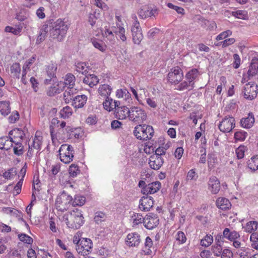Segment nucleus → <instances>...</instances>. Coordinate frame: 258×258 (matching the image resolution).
<instances>
[{
    "label": "nucleus",
    "mask_w": 258,
    "mask_h": 258,
    "mask_svg": "<svg viewBox=\"0 0 258 258\" xmlns=\"http://www.w3.org/2000/svg\"><path fill=\"white\" fill-rule=\"evenodd\" d=\"M49 28L50 36L58 41H62L65 38L69 27L61 19L55 21L50 20L47 21Z\"/></svg>",
    "instance_id": "obj_1"
},
{
    "label": "nucleus",
    "mask_w": 258,
    "mask_h": 258,
    "mask_svg": "<svg viewBox=\"0 0 258 258\" xmlns=\"http://www.w3.org/2000/svg\"><path fill=\"white\" fill-rule=\"evenodd\" d=\"M69 228L78 229L83 225L84 222L83 214L78 209L73 210L70 214H66L62 217Z\"/></svg>",
    "instance_id": "obj_2"
},
{
    "label": "nucleus",
    "mask_w": 258,
    "mask_h": 258,
    "mask_svg": "<svg viewBox=\"0 0 258 258\" xmlns=\"http://www.w3.org/2000/svg\"><path fill=\"white\" fill-rule=\"evenodd\" d=\"M154 134L153 127L146 124L137 125L134 130V136L140 140L148 141L151 140Z\"/></svg>",
    "instance_id": "obj_3"
},
{
    "label": "nucleus",
    "mask_w": 258,
    "mask_h": 258,
    "mask_svg": "<svg viewBox=\"0 0 258 258\" xmlns=\"http://www.w3.org/2000/svg\"><path fill=\"white\" fill-rule=\"evenodd\" d=\"M200 75L197 69H192L189 71L185 76L186 81L181 82L177 86V90L183 91L186 89L192 90L195 87V82Z\"/></svg>",
    "instance_id": "obj_4"
},
{
    "label": "nucleus",
    "mask_w": 258,
    "mask_h": 258,
    "mask_svg": "<svg viewBox=\"0 0 258 258\" xmlns=\"http://www.w3.org/2000/svg\"><path fill=\"white\" fill-rule=\"evenodd\" d=\"M73 198L64 191L60 193L55 200L56 209L60 211H67L72 205Z\"/></svg>",
    "instance_id": "obj_5"
},
{
    "label": "nucleus",
    "mask_w": 258,
    "mask_h": 258,
    "mask_svg": "<svg viewBox=\"0 0 258 258\" xmlns=\"http://www.w3.org/2000/svg\"><path fill=\"white\" fill-rule=\"evenodd\" d=\"M147 117L146 112L141 107L132 106L130 108V112L128 116L130 120L139 124L146 120Z\"/></svg>",
    "instance_id": "obj_6"
},
{
    "label": "nucleus",
    "mask_w": 258,
    "mask_h": 258,
    "mask_svg": "<svg viewBox=\"0 0 258 258\" xmlns=\"http://www.w3.org/2000/svg\"><path fill=\"white\" fill-rule=\"evenodd\" d=\"M59 158L65 164L70 163L74 157L73 147L70 145L63 144L59 149Z\"/></svg>",
    "instance_id": "obj_7"
},
{
    "label": "nucleus",
    "mask_w": 258,
    "mask_h": 258,
    "mask_svg": "<svg viewBox=\"0 0 258 258\" xmlns=\"http://www.w3.org/2000/svg\"><path fill=\"white\" fill-rule=\"evenodd\" d=\"M131 32L134 43L139 45L144 36L140 23L136 16H135V21L131 27Z\"/></svg>",
    "instance_id": "obj_8"
},
{
    "label": "nucleus",
    "mask_w": 258,
    "mask_h": 258,
    "mask_svg": "<svg viewBox=\"0 0 258 258\" xmlns=\"http://www.w3.org/2000/svg\"><path fill=\"white\" fill-rule=\"evenodd\" d=\"M257 93L258 86L254 82L246 84L242 92L244 98L248 100H252L256 98Z\"/></svg>",
    "instance_id": "obj_9"
},
{
    "label": "nucleus",
    "mask_w": 258,
    "mask_h": 258,
    "mask_svg": "<svg viewBox=\"0 0 258 258\" xmlns=\"http://www.w3.org/2000/svg\"><path fill=\"white\" fill-rule=\"evenodd\" d=\"M183 78V72L178 66L171 69L167 75L168 81L172 84L176 85Z\"/></svg>",
    "instance_id": "obj_10"
},
{
    "label": "nucleus",
    "mask_w": 258,
    "mask_h": 258,
    "mask_svg": "<svg viewBox=\"0 0 258 258\" xmlns=\"http://www.w3.org/2000/svg\"><path fill=\"white\" fill-rule=\"evenodd\" d=\"M235 126V120L233 117L226 116L218 125L220 131L224 133L230 132Z\"/></svg>",
    "instance_id": "obj_11"
},
{
    "label": "nucleus",
    "mask_w": 258,
    "mask_h": 258,
    "mask_svg": "<svg viewBox=\"0 0 258 258\" xmlns=\"http://www.w3.org/2000/svg\"><path fill=\"white\" fill-rule=\"evenodd\" d=\"M158 13V9L156 8H151L147 6H143L139 10L138 14L140 18L145 19L151 17H156Z\"/></svg>",
    "instance_id": "obj_12"
},
{
    "label": "nucleus",
    "mask_w": 258,
    "mask_h": 258,
    "mask_svg": "<svg viewBox=\"0 0 258 258\" xmlns=\"http://www.w3.org/2000/svg\"><path fill=\"white\" fill-rule=\"evenodd\" d=\"M159 220L156 214L150 213L144 218V225L148 229H153L159 224Z\"/></svg>",
    "instance_id": "obj_13"
},
{
    "label": "nucleus",
    "mask_w": 258,
    "mask_h": 258,
    "mask_svg": "<svg viewBox=\"0 0 258 258\" xmlns=\"http://www.w3.org/2000/svg\"><path fill=\"white\" fill-rule=\"evenodd\" d=\"M154 205L153 199L151 196H144L140 200L139 208L142 211L147 212L150 210Z\"/></svg>",
    "instance_id": "obj_14"
},
{
    "label": "nucleus",
    "mask_w": 258,
    "mask_h": 258,
    "mask_svg": "<svg viewBox=\"0 0 258 258\" xmlns=\"http://www.w3.org/2000/svg\"><path fill=\"white\" fill-rule=\"evenodd\" d=\"M9 139L11 143L22 142L25 136L24 132L18 128L11 130L9 133Z\"/></svg>",
    "instance_id": "obj_15"
},
{
    "label": "nucleus",
    "mask_w": 258,
    "mask_h": 258,
    "mask_svg": "<svg viewBox=\"0 0 258 258\" xmlns=\"http://www.w3.org/2000/svg\"><path fill=\"white\" fill-rule=\"evenodd\" d=\"M141 241L140 235L137 232L128 234L125 239L126 244L130 247H137Z\"/></svg>",
    "instance_id": "obj_16"
},
{
    "label": "nucleus",
    "mask_w": 258,
    "mask_h": 258,
    "mask_svg": "<svg viewBox=\"0 0 258 258\" xmlns=\"http://www.w3.org/2000/svg\"><path fill=\"white\" fill-rule=\"evenodd\" d=\"M208 189L212 194H217L220 189V181L216 176H212L208 181Z\"/></svg>",
    "instance_id": "obj_17"
},
{
    "label": "nucleus",
    "mask_w": 258,
    "mask_h": 258,
    "mask_svg": "<svg viewBox=\"0 0 258 258\" xmlns=\"http://www.w3.org/2000/svg\"><path fill=\"white\" fill-rule=\"evenodd\" d=\"M161 187V183L159 181H155L148 184L145 186L143 190H141L143 194L148 196V194H153L156 192Z\"/></svg>",
    "instance_id": "obj_18"
},
{
    "label": "nucleus",
    "mask_w": 258,
    "mask_h": 258,
    "mask_svg": "<svg viewBox=\"0 0 258 258\" xmlns=\"http://www.w3.org/2000/svg\"><path fill=\"white\" fill-rule=\"evenodd\" d=\"M164 161L162 157L152 155L149 158V164L154 170H158L162 166Z\"/></svg>",
    "instance_id": "obj_19"
},
{
    "label": "nucleus",
    "mask_w": 258,
    "mask_h": 258,
    "mask_svg": "<svg viewBox=\"0 0 258 258\" xmlns=\"http://www.w3.org/2000/svg\"><path fill=\"white\" fill-rule=\"evenodd\" d=\"M99 82V79L94 74H86L83 79V83L84 85H88L90 88H93L97 85Z\"/></svg>",
    "instance_id": "obj_20"
},
{
    "label": "nucleus",
    "mask_w": 258,
    "mask_h": 258,
    "mask_svg": "<svg viewBox=\"0 0 258 258\" xmlns=\"http://www.w3.org/2000/svg\"><path fill=\"white\" fill-rule=\"evenodd\" d=\"M46 69L48 78L44 80V83L45 84H49L51 80L56 78L55 74L57 70L56 64L53 63L49 64Z\"/></svg>",
    "instance_id": "obj_21"
},
{
    "label": "nucleus",
    "mask_w": 258,
    "mask_h": 258,
    "mask_svg": "<svg viewBox=\"0 0 258 258\" xmlns=\"http://www.w3.org/2000/svg\"><path fill=\"white\" fill-rule=\"evenodd\" d=\"M64 89V84L60 81L57 84L49 87L47 90V95L49 96H53L59 93Z\"/></svg>",
    "instance_id": "obj_22"
},
{
    "label": "nucleus",
    "mask_w": 258,
    "mask_h": 258,
    "mask_svg": "<svg viewBox=\"0 0 258 258\" xmlns=\"http://www.w3.org/2000/svg\"><path fill=\"white\" fill-rule=\"evenodd\" d=\"M130 112V108L129 109L125 106H121L116 108L115 110V115L118 119H124L127 117L128 118Z\"/></svg>",
    "instance_id": "obj_23"
},
{
    "label": "nucleus",
    "mask_w": 258,
    "mask_h": 258,
    "mask_svg": "<svg viewBox=\"0 0 258 258\" xmlns=\"http://www.w3.org/2000/svg\"><path fill=\"white\" fill-rule=\"evenodd\" d=\"M254 122V117L252 113H248L246 117H243L240 120V124L242 127L245 128L251 127Z\"/></svg>",
    "instance_id": "obj_24"
},
{
    "label": "nucleus",
    "mask_w": 258,
    "mask_h": 258,
    "mask_svg": "<svg viewBox=\"0 0 258 258\" xmlns=\"http://www.w3.org/2000/svg\"><path fill=\"white\" fill-rule=\"evenodd\" d=\"M223 236L226 239L232 241L236 239H239L240 237L239 233L235 230H230L229 228H226L223 231Z\"/></svg>",
    "instance_id": "obj_25"
},
{
    "label": "nucleus",
    "mask_w": 258,
    "mask_h": 258,
    "mask_svg": "<svg viewBox=\"0 0 258 258\" xmlns=\"http://www.w3.org/2000/svg\"><path fill=\"white\" fill-rule=\"evenodd\" d=\"M87 97L85 95H77L72 101V105L76 108L83 107L86 103Z\"/></svg>",
    "instance_id": "obj_26"
},
{
    "label": "nucleus",
    "mask_w": 258,
    "mask_h": 258,
    "mask_svg": "<svg viewBox=\"0 0 258 258\" xmlns=\"http://www.w3.org/2000/svg\"><path fill=\"white\" fill-rule=\"evenodd\" d=\"M76 89L74 87H67L63 93V99L66 103H69L71 100L73 101L76 94Z\"/></svg>",
    "instance_id": "obj_27"
},
{
    "label": "nucleus",
    "mask_w": 258,
    "mask_h": 258,
    "mask_svg": "<svg viewBox=\"0 0 258 258\" xmlns=\"http://www.w3.org/2000/svg\"><path fill=\"white\" fill-rule=\"evenodd\" d=\"M217 207L224 211L229 209L231 207V204L226 198L223 197L218 198L216 202Z\"/></svg>",
    "instance_id": "obj_28"
},
{
    "label": "nucleus",
    "mask_w": 258,
    "mask_h": 258,
    "mask_svg": "<svg viewBox=\"0 0 258 258\" xmlns=\"http://www.w3.org/2000/svg\"><path fill=\"white\" fill-rule=\"evenodd\" d=\"M98 92L99 95L102 97L108 98L112 92V88L106 84L100 85L98 89Z\"/></svg>",
    "instance_id": "obj_29"
},
{
    "label": "nucleus",
    "mask_w": 258,
    "mask_h": 258,
    "mask_svg": "<svg viewBox=\"0 0 258 258\" xmlns=\"http://www.w3.org/2000/svg\"><path fill=\"white\" fill-rule=\"evenodd\" d=\"M49 24L47 22L44 24L40 28L39 34L36 39V43L38 44L43 41L46 37L47 32L48 31Z\"/></svg>",
    "instance_id": "obj_30"
},
{
    "label": "nucleus",
    "mask_w": 258,
    "mask_h": 258,
    "mask_svg": "<svg viewBox=\"0 0 258 258\" xmlns=\"http://www.w3.org/2000/svg\"><path fill=\"white\" fill-rule=\"evenodd\" d=\"M258 72V58H253L250 62L247 74L248 77H252Z\"/></svg>",
    "instance_id": "obj_31"
},
{
    "label": "nucleus",
    "mask_w": 258,
    "mask_h": 258,
    "mask_svg": "<svg viewBox=\"0 0 258 258\" xmlns=\"http://www.w3.org/2000/svg\"><path fill=\"white\" fill-rule=\"evenodd\" d=\"M21 71V66L18 62L13 63L10 67V73L14 78L20 79Z\"/></svg>",
    "instance_id": "obj_32"
},
{
    "label": "nucleus",
    "mask_w": 258,
    "mask_h": 258,
    "mask_svg": "<svg viewBox=\"0 0 258 258\" xmlns=\"http://www.w3.org/2000/svg\"><path fill=\"white\" fill-rule=\"evenodd\" d=\"M10 103L9 101H0V112L2 115L6 116L11 112Z\"/></svg>",
    "instance_id": "obj_33"
},
{
    "label": "nucleus",
    "mask_w": 258,
    "mask_h": 258,
    "mask_svg": "<svg viewBox=\"0 0 258 258\" xmlns=\"http://www.w3.org/2000/svg\"><path fill=\"white\" fill-rule=\"evenodd\" d=\"M9 136L0 138V149L8 150L13 146V143L9 141Z\"/></svg>",
    "instance_id": "obj_34"
},
{
    "label": "nucleus",
    "mask_w": 258,
    "mask_h": 258,
    "mask_svg": "<svg viewBox=\"0 0 258 258\" xmlns=\"http://www.w3.org/2000/svg\"><path fill=\"white\" fill-rule=\"evenodd\" d=\"M247 166L252 171L258 170V155L253 156L247 161Z\"/></svg>",
    "instance_id": "obj_35"
},
{
    "label": "nucleus",
    "mask_w": 258,
    "mask_h": 258,
    "mask_svg": "<svg viewBox=\"0 0 258 258\" xmlns=\"http://www.w3.org/2000/svg\"><path fill=\"white\" fill-rule=\"evenodd\" d=\"M76 78L75 76L69 73L67 74L64 78V82H63V83L64 84V88L67 87V86L68 85V87H74V86L75 84Z\"/></svg>",
    "instance_id": "obj_36"
},
{
    "label": "nucleus",
    "mask_w": 258,
    "mask_h": 258,
    "mask_svg": "<svg viewBox=\"0 0 258 258\" xmlns=\"http://www.w3.org/2000/svg\"><path fill=\"white\" fill-rule=\"evenodd\" d=\"M153 244V241L151 238L149 236H147L146 238L145 242L144 244V249L143 250L145 252V254H151L152 250L150 249V248L152 247Z\"/></svg>",
    "instance_id": "obj_37"
},
{
    "label": "nucleus",
    "mask_w": 258,
    "mask_h": 258,
    "mask_svg": "<svg viewBox=\"0 0 258 258\" xmlns=\"http://www.w3.org/2000/svg\"><path fill=\"white\" fill-rule=\"evenodd\" d=\"M15 146L13 148L14 153L17 156L22 155L24 152V146L22 142H16L13 143Z\"/></svg>",
    "instance_id": "obj_38"
},
{
    "label": "nucleus",
    "mask_w": 258,
    "mask_h": 258,
    "mask_svg": "<svg viewBox=\"0 0 258 258\" xmlns=\"http://www.w3.org/2000/svg\"><path fill=\"white\" fill-rule=\"evenodd\" d=\"M211 250L213 254L216 257H220L223 250L222 245L220 244H214L211 246Z\"/></svg>",
    "instance_id": "obj_39"
},
{
    "label": "nucleus",
    "mask_w": 258,
    "mask_h": 258,
    "mask_svg": "<svg viewBox=\"0 0 258 258\" xmlns=\"http://www.w3.org/2000/svg\"><path fill=\"white\" fill-rule=\"evenodd\" d=\"M213 242V237L211 235L207 234L201 240L200 244L202 246L208 247Z\"/></svg>",
    "instance_id": "obj_40"
},
{
    "label": "nucleus",
    "mask_w": 258,
    "mask_h": 258,
    "mask_svg": "<svg viewBox=\"0 0 258 258\" xmlns=\"http://www.w3.org/2000/svg\"><path fill=\"white\" fill-rule=\"evenodd\" d=\"M76 244V250L79 254L82 255H87L89 254L90 250L88 246L85 247L81 243H78V241Z\"/></svg>",
    "instance_id": "obj_41"
},
{
    "label": "nucleus",
    "mask_w": 258,
    "mask_h": 258,
    "mask_svg": "<svg viewBox=\"0 0 258 258\" xmlns=\"http://www.w3.org/2000/svg\"><path fill=\"white\" fill-rule=\"evenodd\" d=\"M73 113V110L72 108L69 106L64 107L62 109L60 110L59 114L61 117L63 118H69L72 115Z\"/></svg>",
    "instance_id": "obj_42"
},
{
    "label": "nucleus",
    "mask_w": 258,
    "mask_h": 258,
    "mask_svg": "<svg viewBox=\"0 0 258 258\" xmlns=\"http://www.w3.org/2000/svg\"><path fill=\"white\" fill-rule=\"evenodd\" d=\"M42 137L38 135V132H37L33 141L34 144V149H36L38 151H40L41 150V147L42 144Z\"/></svg>",
    "instance_id": "obj_43"
},
{
    "label": "nucleus",
    "mask_w": 258,
    "mask_h": 258,
    "mask_svg": "<svg viewBox=\"0 0 258 258\" xmlns=\"http://www.w3.org/2000/svg\"><path fill=\"white\" fill-rule=\"evenodd\" d=\"M85 199L84 197L77 196L74 200H72V205L74 207L77 206H82L85 204Z\"/></svg>",
    "instance_id": "obj_44"
},
{
    "label": "nucleus",
    "mask_w": 258,
    "mask_h": 258,
    "mask_svg": "<svg viewBox=\"0 0 258 258\" xmlns=\"http://www.w3.org/2000/svg\"><path fill=\"white\" fill-rule=\"evenodd\" d=\"M257 225L256 221H252L247 222L245 225L246 231L249 233H252V232L257 229Z\"/></svg>",
    "instance_id": "obj_45"
},
{
    "label": "nucleus",
    "mask_w": 258,
    "mask_h": 258,
    "mask_svg": "<svg viewBox=\"0 0 258 258\" xmlns=\"http://www.w3.org/2000/svg\"><path fill=\"white\" fill-rule=\"evenodd\" d=\"M106 218L107 217L105 213L99 211L95 213L94 219L96 223L99 224L102 221H104Z\"/></svg>",
    "instance_id": "obj_46"
},
{
    "label": "nucleus",
    "mask_w": 258,
    "mask_h": 258,
    "mask_svg": "<svg viewBox=\"0 0 258 258\" xmlns=\"http://www.w3.org/2000/svg\"><path fill=\"white\" fill-rule=\"evenodd\" d=\"M105 100L103 103L104 108L107 111H110L113 110V100L109 97L108 98H105Z\"/></svg>",
    "instance_id": "obj_47"
},
{
    "label": "nucleus",
    "mask_w": 258,
    "mask_h": 258,
    "mask_svg": "<svg viewBox=\"0 0 258 258\" xmlns=\"http://www.w3.org/2000/svg\"><path fill=\"white\" fill-rule=\"evenodd\" d=\"M17 174V170L15 168H11L3 173V176L6 179H11Z\"/></svg>",
    "instance_id": "obj_48"
},
{
    "label": "nucleus",
    "mask_w": 258,
    "mask_h": 258,
    "mask_svg": "<svg viewBox=\"0 0 258 258\" xmlns=\"http://www.w3.org/2000/svg\"><path fill=\"white\" fill-rule=\"evenodd\" d=\"M132 220L133 221L134 226H136L142 223H144V218H143L141 214L136 213L132 216Z\"/></svg>",
    "instance_id": "obj_49"
},
{
    "label": "nucleus",
    "mask_w": 258,
    "mask_h": 258,
    "mask_svg": "<svg viewBox=\"0 0 258 258\" xmlns=\"http://www.w3.org/2000/svg\"><path fill=\"white\" fill-rule=\"evenodd\" d=\"M76 71L81 73L82 74L86 75L88 73V68L86 67V64L84 62H78L76 65Z\"/></svg>",
    "instance_id": "obj_50"
},
{
    "label": "nucleus",
    "mask_w": 258,
    "mask_h": 258,
    "mask_svg": "<svg viewBox=\"0 0 258 258\" xmlns=\"http://www.w3.org/2000/svg\"><path fill=\"white\" fill-rule=\"evenodd\" d=\"M116 96L118 98H124L125 99H127L130 94L126 89H118L116 92Z\"/></svg>",
    "instance_id": "obj_51"
},
{
    "label": "nucleus",
    "mask_w": 258,
    "mask_h": 258,
    "mask_svg": "<svg viewBox=\"0 0 258 258\" xmlns=\"http://www.w3.org/2000/svg\"><path fill=\"white\" fill-rule=\"evenodd\" d=\"M247 136V133L243 131H238L234 134V138L236 141H243Z\"/></svg>",
    "instance_id": "obj_52"
},
{
    "label": "nucleus",
    "mask_w": 258,
    "mask_h": 258,
    "mask_svg": "<svg viewBox=\"0 0 258 258\" xmlns=\"http://www.w3.org/2000/svg\"><path fill=\"white\" fill-rule=\"evenodd\" d=\"M80 170L77 164H72L69 168V173L70 176L76 177L80 173Z\"/></svg>",
    "instance_id": "obj_53"
},
{
    "label": "nucleus",
    "mask_w": 258,
    "mask_h": 258,
    "mask_svg": "<svg viewBox=\"0 0 258 258\" xmlns=\"http://www.w3.org/2000/svg\"><path fill=\"white\" fill-rule=\"evenodd\" d=\"M167 6L170 9L174 10L179 14L183 15L185 13L184 10L182 8L175 6L172 3H167Z\"/></svg>",
    "instance_id": "obj_54"
},
{
    "label": "nucleus",
    "mask_w": 258,
    "mask_h": 258,
    "mask_svg": "<svg viewBox=\"0 0 258 258\" xmlns=\"http://www.w3.org/2000/svg\"><path fill=\"white\" fill-rule=\"evenodd\" d=\"M78 243H81L85 247L88 246L90 250L93 246V243L92 241L89 238H82L78 240Z\"/></svg>",
    "instance_id": "obj_55"
},
{
    "label": "nucleus",
    "mask_w": 258,
    "mask_h": 258,
    "mask_svg": "<svg viewBox=\"0 0 258 258\" xmlns=\"http://www.w3.org/2000/svg\"><path fill=\"white\" fill-rule=\"evenodd\" d=\"M20 240L27 244H31L33 242V239L25 234H21L18 235Z\"/></svg>",
    "instance_id": "obj_56"
},
{
    "label": "nucleus",
    "mask_w": 258,
    "mask_h": 258,
    "mask_svg": "<svg viewBox=\"0 0 258 258\" xmlns=\"http://www.w3.org/2000/svg\"><path fill=\"white\" fill-rule=\"evenodd\" d=\"M92 43L95 48L98 49L101 51L104 52L105 50L106 46L104 45L102 42H99L95 39H93L92 40Z\"/></svg>",
    "instance_id": "obj_57"
},
{
    "label": "nucleus",
    "mask_w": 258,
    "mask_h": 258,
    "mask_svg": "<svg viewBox=\"0 0 258 258\" xmlns=\"http://www.w3.org/2000/svg\"><path fill=\"white\" fill-rule=\"evenodd\" d=\"M198 177V174L196 173L195 169L190 170L186 176L187 180H196Z\"/></svg>",
    "instance_id": "obj_58"
},
{
    "label": "nucleus",
    "mask_w": 258,
    "mask_h": 258,
    "mask_svg": "<svg viewBox=\"0 0 258 258\" xmlns=\"http://www.w3.org/2000/svg\"><path fill=\"white\" fill-rule=\"evenodd\" d=\"M220 257L221 258H233V254L229 249L224 248Z\"/></svg>",
    "instance_id": "obj_59"
},
{
    "label": "nucleus",
    "mask_w": 258,
    "mask_h": 258,
    "mask_svg": "<svg viewBox=\"0 0 258 258\" xmlns=\"http://www.w3.org/2000/svg\"><path fill=\"white\" fill-rule=\"evenodd\" d=\"M118 31L116 32V34H119L120 39L123 41L125 42L126 41V37L125 35V30L124 28L120 26L118 27Z\"/></svg>",
    "instance_id": "obj_60"
},
{
    "label": "nucleus",
    "mask_w": 258,
    "mask_h": 258,
    "mask_svg": "<svg viewBox=\"0 0 258 258\" xmlns=\"http://www.w3.org/2000/svg\"><path fill=\"white\" fill-rule=\"evenodd\" d=\"M176 239L179 241V243L183 244L185 242L186 237L183 232L178 231L176 234Z\"/></svg>",
    "instance_id": "obj_61"
},
{
    "label": "nucleus",
    "mask_w": 258,
    "mask_h": 258,
    "mask_svg": "<svg viewBox=\"0 0 258 258\" xmlns=\"http://www.w3.org/2000/svg\"><path fill=\"white\" fill-rule=\"evenodd\" d=\"M19 113L17 111H13L9 117V122L11 123H15L19 118Z\"/></svg>",
    "instance_id": "obj_62"
},
{
    "label": "nucleus",
    "mask_w": 258,
    "mask_h": 258,
    "mask_svg": "<svg viewBox=\"0 0 258 258\" xmlns=\"http://www.w3.org/2000/svg\"><path fill=\"white\" fill-rule=\"evenodd\" d=\"M232 34V32L229 30H226L225 31H224L220 34H219L216 37L217 40H220L224 39L226 38L227 37H228L229 35H231Z\"/></svg>",
    "instance_id": "obj_63"
},
{
    "label": "nucleus",
    "mask_w": 258,
    "mask_h": 258,
    "mask_svg": "<svg viewBox=\"0 0 258 258\" xmlns=\"http://www.w3.org/2000/svg\"><path fill=\"white\" fill-rule=\"evenodd\" d=\"M200 255L202 258H213V254L211 250H204L200 252Z\"/></svg>",
    "instance_id": "obj_64"
}]
</instances>
